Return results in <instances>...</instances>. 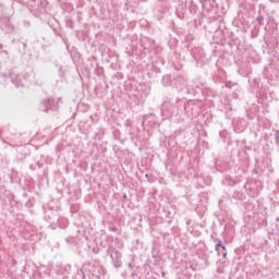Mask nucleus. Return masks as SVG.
I'll use <instances>...</instances> for the list:
<instances>
[{
	"label": "nucleus",
	"instance_id": "f257e3e1",
	"mask_svg": "<svg viewBox=\"0 0 279 279\" xmlns=\"http://www.w3.org/2000/svg\"><path fill=\"white\" fill-rule=\"evenodd\" d=\"M222 250H226V246H221Z\"/></svg>",
	"mask_w": 279,
	"mask_h": 279
}]
</instances>
